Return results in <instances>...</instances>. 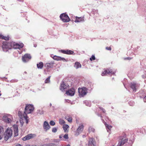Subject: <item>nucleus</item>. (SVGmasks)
I'll return each mask as SVG.
<instances>
[{
	"label": "nucleus",
	"mask_w": 146,
	"mask_h": 146,
	"mask_svg": "<svg viewBox=\"0 0 146 146\" xmlns=\"http://www.w3.org/2000/svg\"><path fill=\"white\" fill-rule=\"evenodd\" d=\"M23 46L24 44L22 43H17L14 42H3L2 47L3 50L4 52H7L8 49L12 48L20 49Z\"/></svg>",
	"instance_id": "nucleus-1"
},
{
	"label": "nucleus",
	"mask_w": 146,
	"mask_h": 146,
	"mask_svg": "<svg viewBox=\"0 0 146 146\" xmlns=\"http://www.w3.org/2000/svg\"><path fill=\"white\" fill-rule=\"evenodd\" d=\"M12 135V131L10 128H7L4 133V138L6 141L11 138Z\"/></svg>",
	"instance_id": "nucleus-2"
},
{
	"label": "nucleus",
	"mask_w": 146,
	"mask_h": 146,
	"mask_svg": "<svg viewBox=\"0 0 146 146\" xmlns=\"http://www.w3.org/2000/svg\"><path fill=\"white\" fill-rule=\"evenodd\" d=\"M34 109V107L32 105H27L25 108V113L27 114L31 113Z\"/></svg>",
	"instance_id": "nucleus-3"
},
{
	"label": "nucleus",
	"mask_w": 146,
	"mask_h": 146,
	"mask_svg": "<svg viewBox=\"0 0 146 146\" xmlns=\"http://www.w3.org/2000/svg\"><path fill=\"white\" fill-rule=\"evenodd\" d=\"M60 18L62 21L64 22H68L70 20L69 17L66 13L62 14L60 16Z\"/></svg>",
	"instance_id": "nucleus-4"
},
{
	"label": "nucleus",
	"mask_w": 146,
	"mask_h": 146,
	"mask_svg": "<svg viewBox=\"0 0 146 146\" xmlns=\"http://www.w3.org/2000/svg\"><path fill=\"white\" fill-rule=\"evenodd\" d=\"M78 92L80 96H83L86 94L87 92V88H78Z\"/></svg>",
	"instance_id": "nucleus-5"
},
{
	"label": "nucleus",
	"mask_w": 146,
	"mask_h": 146,
	"mask_svg": "<svg viewBox=\"0 0 146 146\" xmlns=\"http://www.w3.org/2000/svg\"><path fill=\"white\" fill-rule=\"evenodd\" d=\"M11 116L10 115H4L3 117V119L5 122L9 123L12 120L11 119Z\"/></svg>",
	"instance_id": "nucleus-6"
},
{
	"label": "nucleus",
	"mask_w": 146,
	"mask_h": 146,
	"mask_svg": "<svg viewBox=\"0 0 146 146\" xmlns=\"http://www.w3.org/2000/svg\"><path fill=\"white\" fill-rule=\"evenodd\" d=\"M31 58V56L29 54H26L22 57L23 61L24 62H28Z\"/></svg>",
	"instance_id": "nucleus-7"
},
{
	"label": "nucleus",
	"mask_w": 146,
	"mask_h": 146,
	"mask_svg": "<svg viewBox=\"0 0 146 146\" xmlns=\"http://www.w3.org/2000/svg\"><path fill=\"white\" fill-rule=\"evenodd\" d=\"M36 135L34 134H30L23 137L22 139L23 141H26L29 140L35 137Z\"/></svg>",
	"instance_id": "nucleus-8"
},
{
	"label": "nucleus",
	"mask_w": 146,
	"mask_h": 146,
	"mask_svg": "<svg viewBox=\"0 0 146 146\" xmlns=\"http://www.w3.org/2000/svg\"><path fill=\"white\" fill-rule=\"evenodd\" d=\"M89 146H96V143L94 139L90 138L88 141Z\"/></svg>",
	"instance_id": "nucleus-9"
},
{
	"label": "nucleus",
	"mask_w": 146,
	"mask_h": 146,
	"mask_svg": "<svg viewBox=\"0 0 146 146\" xmlns=\"http://www.w3.org/2000/svg\"><path fill=\"white\" fill-rule=\"evenodd\" d=\"M75 90L73 88H71L66 92V94L67 95L71 96H74L75 94Z\"/></svg>",
	"instance_id": "nucleus-10"
},
{
	"label": "nucleus",
	"mask_w": 146,
	"mask_h": 146,
	"mask_svg": "<svg viewBox=\"0 0 146 146\" xmlns=\"http://www.w3.org/2000/svg\"><path fill=\"white\" fill-rule=\"evenodd\" d=\"M120 140H121L119 142L118 144V145L119 146H122L127 141V139H124V138H123L122 137H120Z\"/></svg>",
	"instance_id": "nucleus-11"
},
{
	"label": "nucleus",
	"mask_w": 146,
	"mask_h": 146,
	"mask_svg": "<svg viewBox=\"0 0 146 146\" xmlns=\"http://www.w3.org/2000/svg\"><path fill=\"white\" fill-rule=\"evenodd\" d=\"M114 72H113L112 69H108L107 70H106L103 72L102 74V76H104V75H106L108 74H114Z\"/></svg>",
	"instance_id": "nucleus-12"
},
{
	"label": "nucleus",
	"mask_w": 146,
	"mask_h": 146,
	"mask_svg": "<svg viewBox=\"0 0 146 146\" xmlns=\"http://www.w3.org/2000/svg\"><path fill=\"white\" fill-rule=\"evenodd\" d=\"M137 84L134 82H132L130 84V86L133 90V91L135 92L136 90Z\"/></svg>",
	"instance_id": "nucleus-13"
},
{
	"label": "nucleus",
	"mask_w": 146,
	"mask_h": 146,
	"mask_svg": "<svg viewBox=\"0 0 146 146\" xmlns=\"http://www.w3.org/2000/svg\"><path fill=\"white\" fill-rule=\"evenodd\" d=\"M53 58L54 60L59 61V60H62L64 62L67 61L64 58H62L61 57L59 56H54L53 57Z\"/></svg>",
	"instance_id": "nucleus-14"
},
{
	"label": "nucleus",
	"mask_w": 146,
	"mask_h": 146,
	"mask_svg": "<svg viewBox=\"0 0 146 146\" xmlns=\"http://www.w3.org/2000/svg\"><path fill=\"white\" fill-rule=\"evenodd\" d=\"M43 127L45 131H47L50 128L48 123L46 121H45L43 125Z\"/></svg>",
	"instance_id": "nucleus-15"
},
{
	"label": "nucleus",
	"mask_w": 146,
	"mask_h": 146,
	"mask_svg": "<svg viewBox=\"0 0 146 146\" xmlns=\"http://www.w3.org/2000/svg\"><path fill=\"white\" fill-rule=\"evenodd\" d=\"M83 125H82L80 126L77 130V132L75 135H79L83 131Z\"/></svg>",
	"instance_id": "nucleus-16"
},
{
	"label": "nucleus",
	"mask_w": 146,
	"mask_h": 146,
	"mask_svg": "<svg viewBox=\"0 0 146 146\" xmlns=\"http://www.w3.org/2000/svg\"><path fill=\"white\" fill-rule=\"evenodd\" d=\"M68 86V85L66 84L64 82H63L61 84L60 89L62 91H63L64 90L66 89Z\"/></svg>",
	"instance_id": "nucleus-17"
},
{
	"label": "nucleus",
	"mask_w": 146,
	"mask_h": 146,
	"mask_svg": "<svg viewBox=\"0 0 146 146\" xmlns=\"http://www.w3.org/2000/svg\"><path fill=\"white\" fill-rule=\"evenodd\" d=\"M18 115L20 119H23L27 115V114L26 113H23L20 111H19L18 112Z\"/></svg>",
	"instance_id": "nucleus-18"
},
{
	"label": "nucleus",
	"mask_w": 146,
	"mask_h": 146,
	"mask_svg": "<svg viewBox=\"0 0 146 146\" xmlns=\"http://www.w3.org/2000/svg\"><path fill=\"white\" fill-rule=\"evenodd\" d=\"M54 62L53 61H51L50 63H46L45 65V66L47 68H52L53 66Z\"/></svg>",
	"instance_id": "nucleus-19"
},
{
	"label": "nucleus",
	"mask_w": 146,
	"mask_h": 146,
	"mask_svg": "<svg viewBox=\"0 0 146 146\" xmlns=\"http://www.w3.org/2000/svg\"><path fill=\"white\" fill-rule=\"evenodd\" d=\"M69 127V126L67 124H64L62 127L65 133H67L68 132V129Z\"/></svg>",
	"instance_id": "nucleus-20"
},
{
	"label": "nucleus",
	"mask_w": 146,
	"mask_h": 146,
	"mask_svg": "<svg viewBox=\"0 0 146 146\" xmlns=\"http://www.w3.org/2000/svg\"><path fill=\"white\" fill-rule=\"evenodd\" d=\"M84 21L83 17H76V19L74 21V22L76 23H78L80 22Z\"/></svg>",
	"instance_id": "nucleus-21"
},
{
	"label": "nucleus",
	"mask_w": 146,
	"mask_h": 146,
	"mask_svg": "<svg viewBox=\"0 0 146 146\" xmlns=\"http://www.w3.org/2000/svg\"><path fill=\"white\" fill-rule=\"evenodd\" d=\"M14 135L15 136H16L18 135V127L17 125H15L14 126Z\"/></svg>",
	"instance_id": "nucleus-22"
},
{
	"label": "nucleus",
	"mask_w": 146,
	"mask_h": 146,
	"mask_svg": "<svg viewBox=\"0 0 146 146\" xmlns=\"http://www.w3.org/2000/svg\"><path fill=\"white\" fill-rule=\"evenodd\" d=\"M4 131V130L3 128L0 127V140H1L3 137Z\"/></svg>",
	"instance_id": "nucleus-23"
},
{
	"label": "nucleus",
	"mask_w": 146,
	"mask_h": 146,
	"mask_svg": "<svg viewBox=\"0 0 146 146\" xmlns=\"http://www.w3.org/2000/svg\"><path fill=\"white\" fill-rule=\"evenodd\" d=\"M37 67L38 69L42 68L43 66V64L42 62H40L38 64H37Z\"/></svg>",
	"instance_id": "nucleus-24"
},
{
	"label": "nucleus",
	"mask_w": 146,
	"mask_h": 146,
	"mask_svg": "<svg viewBox=\"0 0 146 146\" xmlns=\"http://www.w3.org/2000/svg\"><path fill=\"white\" fill-rule=\"evenodd\" d=\"M74 67L77 69L79 68H81V65L79 62H76L75 63Z\"/></svg>",
	"instance_id": "nucleus-25"
},
{
	"label": "nucleus",
	"mask_w": 146,
	"mask_h": 146,
	"mask_svg": "<svg viewBox=\"0 0 146 146\" xmlns=\"http://www.w3.org/2000/svg\"><path fill=\"white\" fill-rule=\"evenodd\" d=\"M0 38L2 39L5 40H9V37L7 36H4L2 34H0Z\"/></svg>",
	"instance_id": "nucleus-26"
},
{
	"label": "nucleus",
	"mask_w": 146,
	"mask_h": 146,
	"mask_svg": "<svg viewBox=\"0 0 146 146\" xmlns=\"http://www.w3.org/2000/svg\"><path fill=\"white\" fill-rule=\"evenodd\" d=\"M104 124L106 126V128L107 129L108 132H109V131L108 129L109 130H110L112 127V126L111 125H109L108 124H107L106 122H105Z\"/></svg>",
	"instance_id": "nucleus-27"
},
{
	"label": "nucleus",
	"mask_w": 146,
	"mask_h": 146,
	"mask_svg": "<svg viewBox=\"0 0 146 146\" xmlns=\"http://www.w3.org/2000/svg\"><path fill=\"white\" fill-rule=\"evenodd\" d=\"M65 119L69 122H71L72 121V117L70 116H66Z\"/></svg>",
	"instance_id": "nucleus-28"
},
{
	"label": "nucleus",
	"mask_w": 146,
	"mask_h": 146,
	"mask_svg": "<svg viewBox=\"0 0 146 146\" xmlns=\"http://www.w3.org/2000/svg\"><path fill=\"white\" fill-rule=\"evenodd\" d=\"M59 123L60 124L64 125L65 123V121L62 119H60L59 120Z\"/></svg>",
	"instance_id": "nucleus-29"
},
{
	"label": "nucleus",
	"mask_w": 146,
	"mask_h": 146,
	"mask_svg": "<svg viewBox=\"0 0 146 146\" xmlns=\"http://www.w3.org/2000/svg\"><path fill=\"white\" fill-rule=\"evenodd\" d=\"M84 103L85 104L86 106H91L90 103L88 101L86 100L84 101Z\"/></svg>",
	"instance_id": "nucleus-30"
},
{
	"label": "nucleus",
	"mask_w": 146,
	"mask_h": 146,
	"mask_svg": "<svg viewBox=\"0 0 146 146\" xmlns=\"http://www.w3.org/2000/svg\"><path fill=\"white\" fill-rule=\"evenodd\" d=\"M88 130H89V132H94V131H95V129H94L92 127H90L89 128V129H88Z\"/></svg>",
	"instance_id": "nucleus-31"
},
{
	"label": "nucleus",
	"mask_w": 146,
	"mask_h": 146,
	"mask_svg": "<svg viewBox=\"0 0 146 146\" xmlns=\"http://www.w3.org/2000/svg\"><path fill=\"white\" fill-rule=\"evenodd\" d=\"M50 76H49L47 79L45 80V83H49L50 82Z\"/></svg>",
	"instance_id": "nucleus-32"
},
{
	"label": "nucleus",
	"mask_w": 146,
	"mask_h": 146,
	"mask_svg": "<svg viewBox=\"0 0 146 146\" xmlns=\"http://www.w3.org/2000/svg\"><path fill=\"white\" fill-rule=\"evenodd\" d=\"M66 54H72L74 52L73 51H72L70 50H66Z\"/></svg>",
	"instance_id": "nucleus-33"
},
{
	"label": "nucleus",
	"mask_w": 146,
	"mask_h": 146,
	"mask_svg": "<svg viewBox=\"0 0 146 146\" xmlns=\"http://www.w3.org/2000/svg\"><path fill=\"white\" fill-rule=\"evenodd\" d=\"M37 113L40 115H42L43 113V111L42 110H38L37 111Z\"/></svg>",
	"instance_id": "nucleus-34"
},
{
	"label": "nucleus",
	"mask_w": 146,
	"mask_h": 146,
	"mask_svg": "<svg viewBox=\"0 0 146 146\" xmlns=\"http://www.w3.org/2000/svg\"><path fill=\"white\" fill-rule=\"evenodd\" d=\"M29 118V117L27 116V115L24 118H24L25 120L26 121V123H28L29 122V119H28Z\"/></svg>",
	"instance_id": "nucleus-35"
},
{
	"label": "nucleus",
	"mask_w": 146,
	"mask_h": 146,
	"mask_svg": "<svg viewBox=\"0 0 146 146\" xmlns=\"http://www.w3.org/2000/svg\"><path fill=\"white\" fill-rule=\"evenodd\" d=\"M50 124L51 125L54 126L55 125V123L54 121H51L50 122Z\"/></svg>",
	"instance_id": "nucleus-36"
},
{
	"label": "nucleus",
	"mask_w": 146,
	"mask_h": 146,
	"mask_svg": "<svg viewBox=\"0 0 146 146\" xmlns=\"http://www.w3.org/2000/svg\"><path fill=\"white\" fill-rule=\"evenodd\" d=\"M55 144L53 143H49L47 144V146H55Z\"/></svg>",
	"instance_id": "nucleus-37"
},
{
	"label": "nucleus",
	"mask_w": 146,
	"mask_h": 146,
	"mask_svg": "<svg viewBox=\"0 0 146 146\" xmlns=\"http://www.w3.org/2000/svg\"><path fill=\"white\" fill-rule=\"evenodd\" d=\"M64 138L66 139H68V134H66L63 136Z\"/></svg>",
	"instance_id": "nucleus-38"
},
{
	"label": "nucleus",
	"mask_w": 146,
	"mask_h": 146,
	"mask_svg": "<svg viewBox=\"0 0 146 146\" xmlns=\"http://www.w3.org/2000/svg\"><path fill=\"white\" fill-rule=\"evenodd\" d=\"M95 57L94 55H92L91 57L90 58V60L91 61H92L93 60H95Z\"/></svg>",
	"instance_id": "nucleus-39"
},
{
	"label": "nucleus",
	"mask_w": 146,
	"mask_h": 146,
	"mask_svg": "<svg viewBox=\"0 0 146 146\" xmlns=\"http://www.w3.org/2000/svg\"><path fill=\"white\" fill-rule=\"evenodd\" d=\"M52 132L54 133L56 132L57 131V129L55 127L54 128L52 129Z\"/></svg>",
	"instance_id": "nucleus-40"
},
{
	"label": "nucleus",
	"mask_w": 146,
	"mask_h": 146,
	"mask_svg": "<svg viewBox=\"0 0 146 146\" xmlns=\"http://www.w3.org/2000/svg\"><path fill=\"white\" fill-rule=\"evenodd\" d=\"M20 123L21 124V125L22 126L23 125L24 122H23V120H20Z\"/></svg>",
	"instance_id": "nucleus-41"
},
{
	"label": "nucleus",
	"mask_w": 146,
	"mask_h": 146,
	"mask_svg": "<svg viewBox=\"0 0 146 146\" xmlns=\"http://www.w3.org/2000/svg\"><path fill=\"white\" fill-rule=\"evenodd\" d=\"M61 52H62L63 53L66 54V50H61Z\"/></svg>",
	"instance_id": "nucleus-42"
},
{
	"label": "nucleus",
	"mask_w": 146,
	"mask_h": 146,
	"mask_svg": "<svg viewBox=\"0 0 146 146\" xmlns=\"http://www.w3.org/2000/svg\"><path fill=\"white\" fill-rule=\"evenodd\" d=\"M100 109H101V110H102V111L104 113H105V110L103 108H102L101 107H100Z\"/></svg>",
	"instance_id": "nucleus-43"
},
{
	"label": "nucleus",
	"mask_w": 146,
	"mask_h": 146,
	"mask_svg": "<svg viewBox=\"0 0 146 146\" xmlns=\"http://www.w3.org/2000/svg\"><path fill=\"white\" fill-rule=\"evenodd\" d=\"M106 49L107 50H111V48L110 47H106Z\"/></svg>",
	"instance_id": "nucleus-44"
},
{
	"label": "nucleus",
	"mask_w": 146,
	"mask_h": 146,
	"mask_svg": "<svg viewBox=\"0 0 146 146\" xmlns=\"http://www.w3.org/2000/svg\"><path fill=\"white\" fill-rule=\"evenodd\" d=\"M54 141L56 142H58L59 141L58 139H56L54 140Z\"/></svg>",
	"instance_id": "nucleus-45"
},
{
	"label": "nucleus",
	"mask_w": 146,
	"mask_h": 146,
	"mask_svg": "<svg viewBox=\"0 0 146 146\" xmlns=\"http://www.w3.org/2000/svg\"><path fill=\"white\" fill-rule=\"evenodd\" d=\"M126 59H128V60H131V58H130V57H128V58H127Z\"/></svg>",
	"instance_id": "nucleus-46"
},
{
	"label": "nucleus",
	"mask_w": 146,
	"mask_h": 146,
	"mask_svg": "<svg viewBox=\"0 0 146 146\" xmlns=\"http://www.w3.org/2000/svg\"><path fill=\"white\" fill-rule=\"evenodd\" d=\"M47 144H44L42 145V146H47Z\"/></svg>",
	"instance_id": "nucleus-47"
},
{
	"label": "nucleus",
	"mask_w": 146,
	"mask_h": 146,
	"mask_svg": "<svg viewBox=\"0 0 146 146\" xmlns=\"http://www.w3.org/2000/svg\"><path fill=\"white\" fill-rule=\"evenodd\" d=\"M15 146H22V145L20 144H18L17 145H16Z\"/></svg>",
	"instance_id": "nucleus-48"
},
{
	"label": "nucleus",
	"mask_w": 146,
	"mask_h": 146,
	"mask_svg": "<svg viewBox=\"0 0 146 146\" xmlns=\"http://www.w3.org/2000/svg\"><path fill=\"white\" fill-rule=\"evenodd\" d=\"M62 136L61 135H60L59 136V137L60 138H62Z\"/></svg>",
	"instance_id": "nucleus-49"
},
{
	"label": "nucleus",
	"mask_w": 146,
	"mask_h": 146,
	"mask_svg": "<svg viewBox=\"0 0 146 146\" xmlns=\"http://www.w3.org/2000/svg\"><path fill=\"white\" fill-rule=\"evenodd\" d=\"M51 106H52V104L50 103V107H51Z\"/></svg>",
	"instance_id": "nucleus-50"
},
{
	"label": "nucleus",
	"mask_w": 146,
	"mask_h": 146,
	"mask_svg": "<svg viewBox=\"0 0 146 146\" xmlns=\"http://www.w3.org/2000/svg\"><path fill=\"white\" fill-rule=\"evenodd\" d=\"M1 91H0V96H1Z\"/></svg>",
	"instance_id": "nucleus-51"
},
{
	"label": "nucleus",
	"mask_w": 146,
	"mask_h": 146,
	"mask_svg": "<svg viewBox=\"0 0 146 146\" xmlns=\"http://www.w3.org/2000/svg\"><path fill=\"white\" fill-rule=\"evenodd\" d=\"M37 146L36 145H32V146Z\"/></svg>",
	"instance_id": "nucleus-52"
},
{
	"label": "nucleus",
	"mask_w": 146,
	"mask_h": 146,
	"mask_svg": "<svg viewBox=\"0 0 146 146\" xmlns=\"http://www.w3.org/2000/svg\"><path fill=\"white\" fill-rule=\"evenodd\" d=\"M48 138H46L45 139V140H48Z\"/></svg>",
	"instance_id": "nucleus-53"
},
{
	"label": "nucleus",
	"mask_w": 146,
	"mask_h": 146,
	"mask_svg": "<svg viewBox=\"0 0 146 146\" xmlns=\"http://www.w3.org/2000/svg\"><path fill=\"white\" fill-rule=\"evenodd\" d=\"M112 146H114V145H113Z\"/></svg>",
	"instance_id": "nucleus-54"
}]
</instances>
